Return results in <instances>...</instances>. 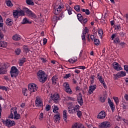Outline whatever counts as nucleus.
Listing matches in <instances>:
<instances>
[{
	"instance_id": "obj_1",
	"label": "nucleus",
	"mask_w": 128,
	"mask_h": 128,
	"mask_svg": "<svg viewBox=\"0 0 128 128\" xmlns=\"http://www.w3.org/2000/svg\"><path fill=\"white\" fill-rule=\"evenodd\" d=\"M36 76L37 78L41 84H44L48 80L46 72L42 70H39L36 73Z\"/></svg>"
},
{
	"instance_id": "obj_2",
	"label": "nucleus",
	"mask_w": 128,
	"mask_h": 128,
	"mask_svg": "<svg viewBox=\"0 0 128 128\" xmlns=\"http://www.w3.org/2000/svg\"><path fill=\"white\" fill-rule=\"evenodd\" d=\"M23 10L28 16L31 18L32 20H34V18H36V15L32 11V10L27 8H23Z\"/></svg>"
},
{
	"instance_id": "obj_3",
	"label": "nucleus",
	"mask_w": 128,
	"mask_h": 128,
	"mask_svg": "<svg viewBox=\"0 0 128 128\" xmlns=\"http://www.w3.org/2000/svg\"><path fill=\"white\" fill-rule=\"evenodd\" d=\"M78 110H80V106L78 105L75 106H70L68 107V112H70V114H76Z\"/></svg>"
},
{
	"instance_id": "obj_4",
	"label": "nucleus",
	"mask_w": 128,
	"mask_h": 128,
	"mask_svg": "<svg viewBox=\"0 0 128 128\" xmlns=\"http://www.w3.org/2000/svg\"><path fill=\"white\" fill-rule=\"evenodd\" d=\"M10 74L11 78H16L18 76V70L16 66H13L11 68Z\"/></svg>"
},
{
	"instance_id": "obj_5",
	"label": "nucleus",
	"mask_w": 128,
	"mask_h": 128,
	"mask_svg": "<svg viewBox=\"0 0 128 128\" xmlns=\"http://www.w3.org/2000/svg\"><path fill=\"white\" fill-rule=\"evenodd\" d=\"M56 8H54V14H56V16H58L60 13L62 12V10L64 9V6L62 4H58V5H57Z\"/></svg>"
},
{
	"instance_id": "obj_6",
	"label": "nucleus",
	"mask_w": 128,
	"mask_h": 128,
	"mask_svg": "<svg viewBox=\"0 0 128 128\" xmlns=\"http://www.w3.org/2000/svg\"><path fill=\"white\" fill-rule=\"evenodd\" d=\"M28 90L30 92V94L32 92H36L38 90V86L34 83L30 84L28 85Z\"/></svg>"
},
{
	"instance_id": "obj_7",
	"label": "nucleus",
	"mask_w": 128,
	"mask_h": 128,
	"mask_svg": "<svg viewBox=\"0 0 128 128\" xmlns=\"http://www.w3.org/2000/svg\"><path fill=\"white\" fill-rule=\"evenodd\" d=\"M36 106V108H40V106H44V102L42 100L40 97H36L35 100Z\"/></svg>"
},
{
	"instance_id": "obj_8",
	"label": "nucleus",
	"mask_w": 128,
	"mask_h": 128,
	"mask_svg": "<svg viewBox=\"0 0 128 128\" xmlns=\"http://www.w3.org/2000/svg\"><path fill=\"white\" fill-rule=\"evenodd\" d=\"M4 124H5L6 126H16V122L10 119H7L6 120L4 121Z\"/></svg>"
},
{
	"instance_id": "obj_9",
	"label": "nucleus",
	"mask_w": 128,
	"mask_h": 128,
	"mask_svg": "<svg viewBox=\"0 0 128 128\" xmlns=\"http://www.w3.org/2000/svg\"><path fill=\"white\" fill-rule=\"evenodd\" d=\"M112 65L113 66V68H114L115 70H117V72L122 70V68L120 64L116 62H113Z\"/></svg>"
},
{
	"instance_id": "obj_10",
	"label": "nucleus",
	"mask_w": 128,
	"mask_h": 128,
	"mask_svg": "<svg viewBox=\"0 0 128 128\" xmlns=\"http://www.w3.org/2000/svg\"><path fill=\"white\" fill-rule=\"evenodd\" d=\"M101 128H110V122L106 121L102 122L99 126Z\"/></svg>"
},
{
	"instance_id": "obj_11",
	"label": "nucleus",
	"mask_w": 128,
	"mask_h": 128,
	"mask_svg": "<svg viewBox=\"0 0 128 128\" xmlns=\"http://www.w3.org/2000/svg\"><path fill=\"white\" fill-rule=\"evenodd\" d=\"M51 98L52 100L56 104L60 102V95L58 94H54L52 96H51Z\"/></svg>"
},
{
	"instance_id": "obj_12",
	"label": "nucleus",
	"mask_w": 128,
	"mask_h": 128,
	"mask_svg": "<svg viewBox=\"0 0 128 128\" xmlns=\"http://www.w3.org/2000/svg\"><path fill=\"white\" fill-rule=\"evenodd\" d=\"M96 89V84H90L89 86V90L88 92L89 94H94V91Z\"/></svg>"
},
{
	"instance_id": "obj_13",
	"label": "nucleus",
	"mask_w": 128,
	"mask_h": 128,
	"mask_svg": "<svg viewBox=\"0 0 128 128\" xmlns=\"http://www.w3.org/2000/svg\"><path fill=\"white\" fill-rule=\"evenodd\" d=\"M77 102L80 106L84 104V100L82 99V93H79L78 96L77 98Z\"/></svg>"
},
{
	"instance_id": "obj_14",
	"label": "nucleus",
	"mask_w": 128,
	"mask_h": 128,
	"mask_svg": "<svg viewBox=\"0 0 128 128\" xmlns=\"http://www.w3.org/2000/svg\"><path fill=\"white\" fill-rule=\"evenodd\" d=\"M60 114H58L56 115H55L54 116V122H56V124H60Z\"/></svg>"
},
{
	"instance_id": "obj_15",
	"label": "nucleus",
	"mask_w": 128,
	"mask_h": 128,
	"mask_svg": "<svg viewBox=\"0 0 128 128\" xmlns=\"http://www.w3.org/2000/svg\"><path fill=\"white\" fill-rule=\"evenodd\" d=\"M98 118L104 120L106 118V112L104 110L101 111L97 116Z\"/></svg>"
},
{
	"instance_id": "obj_16",
	"label": "nucleus",
	"mask_w": 128,
	"mask_h": 128,
	"mask_svg": "<svg viewBox=\"0 0 128 128\" xmlns=\"http://www.w3.org/2000/svg\"><path fill=\"white\" fill-rule=\"evenodd\" d=\"M72 128H84V126L82 124L76 122L72 126Z\"/></svg>"
},
{
	"instance_id": "obj_17",
	"label": "nucleus",
	"mask_w": 128,
	"mask_h": 128,
	"mask_svg": "<svg viewBox=\"0 0 128 128\" xmlns=\"http://www.w3.org/2000/svg\"><path fill=\"white\" fill-rule=\"evenodd\" d=\"M62 117L66 124H68V121L66 120V119L68 118V111L66 110H64L63 111Z\"/></svg>"
},
{
	"instance_id": "obj_18",
	"label": "nucleus",
	"mask_w": 128,
	"mask_h": 128,
	"mask_svg": "<svg viewBox=\"0 0 128 128\" xmlns=\"http://www.w3.org/2000/svg\"><path fill=\"white\" fill-rule=\"evenodd\" d=\"M6 72H8V70L6 67L4 66H1L0 67V74H6Z\"/></svg>"
},
{
	"instance_id": "obj_19",
	"label": "nucleus",
	"mask_w": 128,
	"mask_h": 128,
	"mask_svg": "<svg viewBox=\"0 0 128 128\" xmlns=\"http://www.w3.org/2000/svg\"><path fill=\"white\" fill-rule=\"evenodd\" d=\"M97 76L100 84L104 82V78H102V76L100 74V73L97 74Z\"/></svg>"
},
{
	"instance_id": "obj_20",
	"label": "nucleus",
	"mask_w": 128,
	"mask_h": 128,
	"mask_svg": "<svg viewBox=\"0 0 128 128\" xmlns=\"http://www.w3.org/2000/svg\"><path fill=\"white\" fill-rule=\"evenodd\" d=\"M52 110H53V112H54L55 114H60L58 113V110L60 108L56 105H54V106H52Z\"/></svg>"
},
{
	"instance_id": "obj_21",
	"label": "nucleus",
	"mask_w": 128,
	"mask_h": 128,
	"mask_svg": "<svg viewBox=\"0 0 128 128\" xmlns=\"http://www.w3.org/2000/svg\"><path fill=\"white\" fill-rule=\"evenodd\" d=\"M77 60L78 58L72 57V58H70L68 60V62H70V64H74Z\"/></svg>"
},
{
	"instance_id": "obj_22",
	"label": "nucleus",
	"mask_w": 128,
	"mask_h": 128,
	"mask_svg": "<svg viewBox=\"0 0 128 128\" xmlns=\"http://www.w3.org/2000/svg\"><path fill=\"white\" fill-rule=\"evenodd\" d=\"M66 10L68 11V14H69V16H70V14H72V7L70 6H66Z\"/></svg>"
},
{
	"instance_id": "obj_23",
	"label": "nucleus",
	"mask_w": 128,
	"mask_h": 128,
	"mask_svg": "<svg viewBox=\"0 0 128 128\" xmlns=\"http://www.w3.org/2000/svg\"><path fill=\"white\" fill-rule=\"evenodd\" d=\"M8 44L6 42L0 40V46L1 48H6Z\"/></svg>"
},
{
	"instance_id": "obj_24",
	"label": "nucleus",
	"mask_w": 128,
	"mask_h": 128,
	"mask_svg": "<svg viewBox=\"0 0 128 128\" xmlns=\"http://www.w3.org/2000/svg\"><path fill=\"white\" fill-rule=\"evenodd\" d=\"M12 40L16 41L20 40V36L16 34L12 36Z\"/></svg>"
},
{
	"instance_id": "obj_25",
	"label": "nucleus",
	"mask_w": 128,
	"mask_h": 128,
	"mask_svg": "<svg viewBox=\"0 0 128 128\" xmlns=\"http://www.w3.org/2000/svg\"><path fill=\"white\" fill-rule=\"evenodd\" d=\"M18 14L19 16H26V13L24 12V10H18Z\"/></svg>"
},
{
	"instance_id": "obj_26",
	"label": "nucleus",
	"mask_w": 128,
	"mask_h": 128,
	"mask_svg": "<svg viewBox=\"0 0 128 128\" xmlns=\"http://www.w3.org/2000/svg\"><path fill=\"white\" fill-rule=\"evenodd\" d=\"M5 2L7 6H9V8H12L13 5L12 1L10 0H6Z\"/></svg>"
},
{
	"instance_id": "obj_27",
	"label": "nucleus",
	"mask_w": 128,
	"mask_h": 128,
	"mask_svg": "<svg viewBox=\"0 0 128 128\" xmlns=\"http://www.w3.org/2000/svg\"><path fill=\"white\" fill-rule=\"evenodd\" d=\"M22 24H32V22H30L27 18H25L23 19Z\"/></svg>"
},
{
	"instance_id": "obj_28",
	"label": "nucleus",
	"mask_w": 128,
	"mask_h": 128,
	"mask_svg": "<svg viewBox=\"0 0 128 128\" xmlns=\"http://www.w3.org/2000/svg\"><path fill=\"white\" fill-rule=\"evenodd\" d=\"M24 62H26V58H23L20 59L19 60V66H22V64H24Z\"/></svg>"
},
{
	"instance_id": "obj_29",
	"label": "nucleus",
	"mask_w": 128,
	"mask_h": 128,
	"mask_svg": "<svg viewBox=\"0 0 128 128\" xmlns=\"http://www.w3.org/2000/svg\"><path fill=\"white\" fill-rule=\"evenodd\" d=\"M6 23L7 26H12V20L10 18H8L6 21Z\"/></svg>"
},
{
	"instance_id": "obj_30",
	"label": "nucleus",
	"mask_w": 128,
	"mask_h": 128,
	"mask_svg": "<svg viewBox=\"0 0 128 128\" xmlns=\"http://www.w3.org/2000/svg\"><path fill=\"white\" fill-rule=\"evenodd\" d=\"M114 28L116 30H122V27L120 26V23L116 24V25H114Z\"/></svg>"
},
{
	"instance_id": "obj_31",
	"label": "nucleus",
	"mask_w": 128,
	"mask_h": 128,
	"mask_svg": "<svg viewBox=\"0 0 128 128\" xmlns=\"http://www.w3.org/2000/svg\"><path fill=\"white\" fill-rule=\"evenodd\" d=\"M98 34L100 38H102V34H104V31L102 28L98 30Z\"/></svg>"
},
{
	"instance_id": "obj_32",
	"label": "nucleus",
	"mask_w": 128,
	"mask_h": 128,
	"mask_svg": "<svg viewBox=\"0 0 128 128\" xmlns=\"http://www.w3.org/2000/svg\"><path fill=\"white\" fill-rule=\"evenodd\" d=\"M89 31L90 30H88V27H84V28L82 30V34H84L86 36V34H88Z\"/></svg>"
},
{
	"instance_id": "obj_33",
	"label": "nucleus",
	"mask_w": 128,
	"mask_h": 128,
	"mask_svg": "<svg viewBox=\"0 0 128 128\" xmlns=\"http://www.w3.org/2000/svg\"><path fill=\"white\" fill-rule=\"evenodd\" d=\"M11 114H14L18 113V108L16 107L12 108L10 110Z\"/></svg>"
},
{
	"instance_id": "obj_34",
	"label": "nucleus",
	"mask_w": 128,
	"mask_h": 128,
	"mask_svg": "<svg viewBox=\"0 0 128 128\" xmlns=\"http://www.w3.org/2000/svg\"><path fill=\"white\" fill-rule=\"evenodd\" d=\"M13 16L15 18H18V10H16L13 12Z\"/></svg>"
},
{
	"instance_id": "obj_35",
	"label": "nucleus",
	"mask_w": 128,
	"mask_h": 128,
	"mask_svg": "<svg viewBox=\"0 0 128 128\" xmlns=\"http://www.w3.org/2000/svg\"><path fill=\"white\" fill-rule=\"evenodd\" d=\"M82 12H85L87 16H88L90 14V10L88 9H82Z\"/></svg>"
},
{
	"instance_id": "obj_36",
	"label": "nucleus",
	"mask_w": 128,
	"mask_h": 128,
	"mask_svg": "<svg viewBox=\"0 0 128 128\" xmlns=\"http://www.w3.org/2000/svg\"><path fill=\"white\" fill-rule=\"evenodd\" d=\"M26 4L29 6H34V3L32 0H26Z\"/></svg>"
},
{
	"instance_id": "obj_37",
	"label": "nucleus",
	"mask_w": 128,
	"mask_h": 128,
	"mask_svg": "<svg viewBox=\"0 0 128 128\" xmlns=\"http://www.w3.org/2000/svg\"><path fill=\"white\" fill-rule=\"evenodd\" d=\"M118 74H119L120 78H124V76H126V72L124 71H120L118 72Z\"/></svg>"
},
{
	"instance_id": "obj_38",
	"label": "nucleus",
	"mask_w": 128,
	"mask_h": 128,
	"mask_svg": "<svg viewBox=\"0 0 128 128\" xmlns=\"http://www.w3.org/2000/svg\"><path fill=\"white\" fill-rule=\"evenodd\" d=\"M77 18L78 20H79L80 22L82 21V18H84V16H82V14H77Z\"/></svg>"
},
{
	"instance_id": "obj_39",
	"label": "nucleus",
	"mask_w": 128,
	"mask_h": 128,
	"mask_svg": "<svg viewBox=\"0 0 128 128\" xmlns=\"http://www.w3.org/2000/svg\"><path fill=\"white\" fill-rule=\"evenodd\" d=\"M58 16H54L52 18V22H54V24H56V22H58Z\"/></svg>"
},
{
	"instance_id": "obj_40",
	"label": "nucleus",
	"mask_w": 128,
	"mask_h": 128,
	"mask_svg": "<svg viewBox=\"0 0 128 128\" xmlns=\"http://www.w3.org/2000/svg\"><path fill=\"white\" fill-rule=\"evenodd\" d=\"M64 18V12H60V14L59 15V16L58 17V20H62Z\"/></svg>"
},
{
	"instance_id": "obj_41",
	"label": "nucleus",
	"mask_w": 128,
	"mask_h": 128,
	"mask_svg": "<svg viewBox=\"0 0 128 128\" xmlns=\"http://www.w3.org/2000/svg\"><path fill=\"white\" fill-rule=\"evenodd\" d=\"M28 89L26 88H24L22 90V94H24V96H28Z\"/></svg>"
},
{
	"instance_id": "obj_42",
	"label": "nucleus",
	"mask_w": 128,
	"mask_h": 128,
	"mask_svg": "<svg viewBox=\"0 0 128 128\" xmlns=\"http://www.w3.org/2000/svg\"><path fill=\"white\" fill-rule=\"evenodd\" d=\"M74 9L76 12H80V6L78 5H76L74 6Z\"/></svg>"
},
{
	"instance_id": "obj_43",
	"label": "nucleus",
	"mask_w": 128,
	"mask_h": 128,
	"mask_svg": "<svg viewBox=\"0 0 128 128\" xmlns=\"http://www.w3.org/2000/svg\"><path fill=\"white\" fill-rule=\"evenodd\" d=\"M20 115L19 114H14V120H20Z\"/></svg>"
},
{
	"instance_id": "obj_44",
	"label": "nucleus",
	"mask_w": 128,
	"mask_h": 128,
	"mask_svg": "<svg viewBox=\"0 0 128 128\" xmlns=\"http://www.w3.org/2000/svg\"><path fill=\"white\" fill-rule=\"evenodd\" d=\"M56 80H58V77L56 76H53L52 78V84H56Z\"/></svg>"
},
{
	"instance_id": "obj_45",
	"label": "nucleus",
	"mask_w": 128,
	"mask_h": 128,
	"mask_svg": "<svg viewBox=\"0 0 128 128\" xmlns=\"http://www.w3.org/2000/svg\"><path fill=\"white\" fill-rule=\"evenodd\" d=\"M106 96H100V102H106Z\"/></svg>"
},
{
	"instance_id": "obj_46",
	"label": "nucleus",
	"mask_w": 128,
	"mask_h": 128,
	"mask_svg": "<svg viewBox=\"0 0 128 128\" xmlns=\"http://www.w3.org/2000/svg\"><path fill=\"white\" fill-rule=\"evenodd\" d=\"M21 52H22V50H20V48H18L15 50V54L17 56H20V54Z\"/></svg>"
},
{
	"instance_id": "obj_47",
	"label": "nucleus",
	"mask_w": 128,
	"mask_h": 128,
	"mask_svg": "<svg viewBox=\"0 0 128 128\" xmlns=\"http://www.w3.org/2000/svg\"><path fill=\"white\" fill-rule=\"evenodd\" d=\"M94 44L95 46H99L100 45V40L98 38L94 39Z\"/></svg>"
},
{
	"instance_id": "obj_48",
	"label": "nucleus",
	"mask_w": 128,
	"mask_h": 128,
	"mask_svg": "<svg viewBox=\"0 0 128 128\" xmlns=\"http://www.w3.org/2000/svg\"><path fill=\"white\" fill-rule=\"evenodd\" d=\"M65 91L67 92V94H72V89H70V88L66 89Z\"/></svg>"
},
{
	"instance_id": "obj_49",
	"label": "nucleus",
	"mask_w": 128,
	"mask_h": 128,
	"mask_svg": "<svg viewBox=\"0 0 128 128\" xmlns=\"http://www.w3.org/2000/svg\"><path fill=\"white\" fill-rule=\"evenodd\" d=\"M113 100L115 102L116 104H118L120 102V101L118 100V98L116 97V96H114Z\"/></svg>"
},
{
	"instance_id": "obj_50",
	"label": "nucleus",
	"mask_w": 128,
	"mask_h": 128,
	"mask_svg": "<svg viewBox=\"0 0 128 128\" xmlns=\"http://www.w3.org/2000/svg\"><path fill=\"white\" fill-rule=\"evenodd\" d=\"M80 22H81L82 24H86L88 22V18H82V21H80Z\"/></svg>"
},
{
	"instance_id": "obj_51",
	"label": "nucleus",
	"mask_w": 128,
	"mask_h": 128,
	"mask_svg": "<svg viewBox=\"0 0 128 128\" xmlns=\"http://www.w3.org/2000/svg\"><path fill=\"white\" fill-rule=\"evenodd\" d=\"M77 112V116L78 118H80L82 116V111L80 110H78L76 112Z\"/></svg>"
},
{
	"instance_id": "obj_52",
	"label": "nucleus",
	"mask_w": 128,
	"mask_h": 128,
	"mask_svg": "<svg viewBox=\"0 0 128 128\" xmlns=\"http://www.w3.org/2000/svg\"><path fill=\"white\" fill-rule=\"evenodd\" d=\"M114 42L115 44H120V38H118V37H116V38L114 40Z\"/></svg>"
},
{
	"instance_id": "obj_53",
	"label": "nucleus",
	"mask_w": 128,
	"mask_h": 128,
	"mask_svg": "<svg viewBox=\"0 0 128 128\" xmlns=\"http://www.w3.org/2000/svg\"><path fill=\"white\" fill-rule=\"evenodd\" d=\"M23 52H24L28 53V52H30V49H28V48L26 46L24 48Z\"/></svg>"
},
{
	"instance_id": "obj_54",
	"label": "nucleus",
	"mask_w": 128,
	"mask_h": 128,
	"mask_svg": "<svg viewBox=\"0 0 128 128\" xmlns=\"http://www.w3.org/2000/svg\"><path fill=\"white\" fill-rule=\"evenodd\" d=\"M50 104L46 105V112H50Z\"/></svg>"
},
{
	"instance_id": "obj_55",
	"label": "nucleus",
	"mask_w": 128,
	"mask_h": 128,
	"mask_svg": "<svg viewBox=\"0 0 128 128\" xmlns=\"http://www.w3.org/2000/svg\"><path fill=\"white\" fill-rule=\"evenodd\" d=\"M114 76L115 80H118V78H120L118 72L116 74H114Z\"/></svg>"
},
{
	"instance_id": "obj_56",
	"label": "nucleus",
	"mask_w": 128,
	"mask_h": 128,
	"mask_svg": "<svg viewBox=\"0 0 128 128\" xmlns=\"http://www.w3.org/2000/svg\"><path fill=\"white\" fill-rule=\"evenodd\" d=\"M72 76V74H66L64 76V78L68 79Z\"/></svg>"
},
{
	"instance_id": "obj_57",
	"label": "nucleus",
	"mask_w": 128,
	"mask_h": 128,
	"mask_svg": "<svg viewBox=\"0 0 128 128\" xmlns=\"http://www.w3.org/2000/svg\"><path fill=\"white\" fill-rule=\"evenodd\" d=\"M43 118H44V113L41 112L40 114L39 120H42Z\"/></svg>"
},
{
	"instance_id": "obj_58",
	"label": "nucleus",
	"mask_w": 128,
	"mask_h": 128,
	"mask_svg": "<svg viewBox=\"0 0 128 128\" xmlns=\"http://www.w3.org/2000/svg\"><path fill=\"white\" fill-rule=\"evenodd\" d=\"M65 90H66V88H70V84L68 83H64V84Z\"/></svg>"
},
{
	"instance_id": "obj_59",
	"label": "nucleus",
	"mask_w": 128,
	"mask_h": 128,
	"mask_svg": "<svg viewBox=\"0 0 128 128\" xmlns=\"http://www.w3.org/2000/svg\"><path fill=\"white\" fill-rule=\"evenodd\" d=\"M40 58L41 60H42V62H44V63L46 62L47 60H46V58H44L40 57Z\"/></svg>"
},
{
	"instance_id": "obj_60",
	"label": "nucleus",
	"mask_w": 128,
	"mask_h": 128,
	"mask_svg": "<svg viewBox=\"0 0 128 128\" xmlns=\"http://www.w3.org/2000/svg\"><path fill=\"white\" fill-rule=\"evenodd\" d=\"M8 86H3L2 87V90H5L6 92H8Z\"/></svg>"
},
{
	"instance_id": "obj_61",
	"label": "nucleus",
	"mask_w": 128,
	"mask_h": 128,
	"mask_svg": "<svg viewBox=\"0 0 128 128\" xmlns=\"http://www.w3.org/2000/svg\"><path fill=\"white\" fill-rule=\"evenodd\" d=\"M103 85V86L104 88H108V86H106V82H103V83H101Z\"/></svg>"
},
{
	"instance_id": "obj_62",
	"label": "nucleus",
	"mask_w": 128,
	"mask_h": 128,
	"mask_svg": "<svg viewBox=\"0 0 128 128\" xmlns=\"http://www.w3.org/2000/svg\"><path fill=\"white\" fill-rule=\"evenodd\" d=\"M68 100H72V102H74V98L72 97H68Z\"/></svg>"
},
{
	"instance_id": "obj_63",
	"label": "nucleus",
	"mask_w": 128,
	"mask_h": 128,
	"mask_svg": "<svg viewBox=\"0 0 128 128\" xmlns=\"http://www.w3.org/2000/svg\"><path fill=\"white\" fill-rule=\"evenodd\" d=\"M78 68H80V70H86V68L85 66H78Z\"/></svg>"
},
{
	"instance_id": "obj_64",
	"label": "nucleus",
	"mask_w": 128,
	"mask_h": 128,
	"mask_svg": "<svg viewBox=\"0 0 128 128\" xmlns=\"http://www.w3.org/2000/svg\"><path fill=\"white\" fill-rule=\"evenodd\" d=\"M110 106L112 110L114 111V104H110Z\"/></svg>"
}]
</instances>
